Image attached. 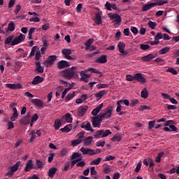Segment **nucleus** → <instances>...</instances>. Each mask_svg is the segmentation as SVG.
<instances>
[{
	"mask_svg": "<svg viewBox=\"0 0 179 179\" xmlns=\"http://www.w3.org/2000/svg\"><path fill=\"white\" fill-rule=\"evenodd\" d=\"M96 87L97 89H106L108 87V84H98Z\"/></svg>",
	"mask_w": 179,
	"mask_h": 179,
	"instance_id": "nucleus-56",
	"label": "nucleus"
},
{
	"mask_svg": "<svg viewBox=\"0 0 179 179\" xmlns=\"http://www.w3.org/2000/svg\"><path fill=\"white\" fill-rule=\"evenodd\" d=\"M19 117V113H13V115L10 117V120L13 122H15L17 120Z\"/></svg>",
	"mask_w": 179,
	"mask_h": 179,
	"instance_id": "nucleus-48",
	"label": "nucleus"
},
{
	"mask_svg": "<svg viewBox=\"0 0 179 179\" xmlns=\"http://www.w3.org/2000/svg\"><path fill=\"white\" fill-rule=\"evenodd\" d=\"M43 81L44 78L43 77H41L40 76H36V77H34L31 83L32 85H38L40 83H43Z\"/></svg>",
	"mask_w": 179,
	"mask_h": 179,
	"instance_id": "nucleus-21",
	"label": "nucleus"
},
{
	"mask_svg": "<svg viewBox=\"0 0 179 179\" xmlns=\"http://www.w3.org/2000/svg\"><path fill=\"white\" fill-rule=\"evenodd\" d=\"M155 124H156L155 120L150 121L148 123V129H152L155 127Z\"/></svg>",
	"mask_w": 179,
	"mask_h": 179,
	"instance_id": "nucleus-58",
	"label": "nucleus"
},
{
	"mask_svg": "<svg viewBox=\"0 0 179 179\" xmlns=\"http://www.w3.org/2000/svg\"><path fill=\"white\" fill-rule=\"evenodd\" d=\"M15 23H13V22H11L8 24V30L9 31H15Z\"/></svg>",
	"mask_w": 179,
	"mask_h": 179,
	"instance_id": "nucleus-46",
	"label": "nucleus"
},
{
	"mask_svg": "<svg viewBox=\"0 0 179 179\" xmlns=\"http://www.w3.org/2000/svg\"><path fill=\"white\" fill-rule=\"evenodd\" d=\"M76 66H72L71 69H66L62 71V76L64 78H66L67 79H72V78H78L79 75L78 71H76Z\"/></svg>",
	"mask_w": 179,
	"mask_h": 179,
	"instance_id": "nucleus-2",
	"label": "nucleus"
},
{
	"mask_svg": "<svg viewBox=\"0 0 179 179\" xmlns=\"http://www.w3.org/2000/svg\"><path fill=\"white\" fill-rule=\"evenodd\" d=\"M29 136H31L30 139L29 140V142H33L34 141V139H36V132L34 131H31L29 134Z\"/></svg>",
	"mask_w": 179,
	"mask_h": 179,
	"instance_id": "nucleus-53",
	"label": "nucleus"
},
{
	"mask_svg": "<svg viewBox=\"0 0 179 179\" xmlns=\"http://www.w3.org/2000/svg\"><path fill=\"white\" fill-rule=\"evenodd\" d=\"M145 110H152V108L150 106H141L138 111H145Z\"/></svg>",
	"mask_w": 179,
	"mask_h": 179,
	"instance_id": "nucleus-51",
	"label": "nucleus"
},
{
	"mask_svg": "<svg viewBox=\"0 0 179 179\" xmlns=\"http://www.w3.org/2000/svg\"><path fill=\"white\" fill-rule=\"evenodd\" d=\"M96 64H106L107 62V55H101L96 60Z\"/></svg>",
	"mask_w": 179,
	"mask_h": 179,
	"instance_id": "nucleus-27",
	"label": "nucleus"
},
{
	"mask_svg": "<svg viewBox=\"0 0 179 179\" xmlns=\"http://www.w3.org/2000/svg\"><path fill=\"white\" fill-rule=\"evenodd\" d=\"M35 71H36L39 73H43L44 72V67L41 66V63H40V62L36 63Z\"/></svg>",
	"mask_w": 179,
	"mask_h": 179,
	"instance_id": "nucleus-28",
	"label": "nucleus"
},
{
	"mask_svg": "<svg viewBox=\"0 0 179 179\" xmlns=\"http://www.w3.org/2000/svg\"><path fill=\"white\" fill-rule=\"evenodd\" d=\"M31 103H33V104H34L36 107H38L39 108L44 107V103L41 99H32Z\"/></svg>",
	"mask_w": 179,
	"mask_h": 179,
	"instance_id": "nucleus-17",
	"label": "nucleus"
},
{
	"mask_svg": "<svg viewBox=\"0 0 179 179\" xmlns=\"http://www.w3.org/2000/svg\"><path fill=\"white\" fill-rule=\"evenodd\" d=\"M103 103L99 104L98 106L96 107V108H94L91 114L92 115H94V117H97V115L99 114V113H100V111L101 110V108H103Z\"/></svg>",
	"mask_w": 179,
	"mask_h": 179,
	"instance_id": "nucleus-19",
	"label": "nucleus"
},
{
	"mask_svg": "<svg viewBox=\"0 0 179 179\" xmlns=\"http://www.w3.org/2000/svg\"><path fill=\"white\" fill-rule=\"evenodd\" d=\"M73 97H75V92H73V93H69L66 96V100L69 101V100H72Z\"/></svg>",
	"mask_w": 179,
	"mask_h": 179,
	"instance_id": "nucleus-43",
	"label": "nucleus"
},
{
	"mask_svg": "<svg viewBox=\"0 0 179 179\" xmlns=\"http://www.w3.org/2000/svg\"><path fill=\"white\" fill-rule=\"evenodd\" d=\"M113 132L110 129H101L96 131V134L94 135L95 139H99V138H106L108 135H111Z\"/></svg>",
	"mask_w": 179,
	"mask_h": 179,
	"instance_id": "nucleus-3",
	"label": "nucleus"
},
{
	"mask_svg": "<svg viewBox=\"0 0 179 179\" xmlns=\"http://www.w3.org/2000/svg\"><path fill=\"white\" fill-rule=\"evenodd\" d=\"M24 38H26V36L23 34H20V36L15 37L13 40L10 45H17V44H20V43H22V41H24Z\"/></svg>",
	"mask_w": 179,
	"mask_h": 179,
	"instance_id": "nucleus-5",
	"label": "nucleus"
},
{
	"mask_svg": "<svg viewBox=\"0 0 179 179\" xmlns=\"http://www.w3.org/2000/svg\"><path fill=\"white\" fill-rule=\"evenodd\" d=\"M111 115H113V108L108 107L106 113H102L92 118V127L94 128H100L101 127V121L104 118H106V120L111 118Z\"/></svg>",
	"mask_w": 179,
	"mask_h": 179,
	"instance_id": "nucleus-1",
	"label": "nucleus"
},
{
	"mask_svg": "<svg viewBox=\"0 0 179 179\" xmlns=\"http://www.w3.org/2000/svg\"><path fill=\"white\" fill-rule=\"evenodd\" d=\"M68 66H69V63L65 60L59 61L57 63V68L59 69H64L65 68H68Z\"/></svg>",
	"mask_w": 179,
	"mask_h": 179,
	"instance_id": "nucleus-15",
	"label": "nucleus"
},
{
	"mask_svg": "<svg viewBox=\"0 0 179 179\" xmlns=\"http://www.w3.org/2000/svg\"><path fill=\"white\" fill-rule=\"evenodd\" d=\"M117 47L120 52H121L122 55H128V52L124 50L125 48V43H124V42H119Z\"/></svg>",
	"mask_w": 179,
	"mask_h": 179,
	"instance_id": "nucleus-14",
	"label": "nucleus"
},
{
	"mask_svg": "<svg viewBox=\"0 0 179 179\" xmlns=\"http://www.w3.org/2000/svg\"><path fill=\"white\" fill-rule=\"evenodd\" d=\"M162 38H163V34H162V32H158L155 36V40L159 41V40H162Z\"/></svg>",
	"mask_w": 179,
	"mask_h": 179,
	"instance_id": "nucleus-60",
	"label": "nucleus"
},
{
	"mask_svg": "<svg viewBox=\"0 0 179 179\" xmlns=\"http://www.w3.org/2000/svg\"><path fill=\"white\" fill-rule=\"evenodd\" d=\"M71 129H72V124H67L64 128H62L60 131H62V132H66V134H68V132H71Z\"/></svg>",
	"mask_w": 179,
	"mask_h": 179,
	"instance_id": "nucleus-31",
	"label": "nucleus"
},
{
	"mask_svg": "<svg viewBox=\"0 0 179 179\" xmlns=\"http://www.w3.org/2000/svg\"><path fill=\"white\" fill-rule=\"evenodd\" d=\"M57 61V55H50L48 57L47 60L45 62V64L48 65H52Z\"/></svg>",
	"mask_w": 179,
	"mask_h": 179,
	"instance_id": "nucleus-20",
	"label": "nucleus"
},
{
	"mask_svg": "<svg viewBox=\"0 0 179 179\" xmlns=\"http://www.w3.org/2000/svg\"><path fill=\"white\" fill-rule=\"evenodd\" d=\"M90 173L91 176H96V174H97V171L96 170V168L94 166H92L90 168Z\"/></svg>",
	"mask_w": 179,
	"mask_h": 179,
	"instance_id": "nucleus-59",
	"label": "nucleus"
},
{
	"mask_svg": "<svg viewBox=\"0 0 179 179\" xmlns=\"http://www.w3.org/2000/svg\"><path fill=\"white\" fill-rule=\"evenodd\" d=\"M81 142H82V139L78 138L76 140H73L71 143L73 146H78V145H79Z\"/></svg>",
	"mask_w": 179,
	"mask_h": 179,
	"instance_id": "nucleus-50",
	"label": "nucleus"
},
{
	"mask_svg": "<svg viewBox=\"0 0 179 179\" xmlns=\"http://www.w3.org/2000/svg\"><path fill=\"white\" fill-rule=\"evenodd\" d=\"M136 80L137 82H139L140 83H142L143 85L146 83V78L143 77L142 73H138L135 74Z\"/></svg>",
	"mask_w": 179,
	"mask_h": 179,
	"instance_id": "nucleus-11",
	"label": "nucleus"
},
{
	"mask_svg": "<svg viewBox=\"0 0 179 179\" xmlns=\"http://www.w3.org/2000/svg\"><path fill=\"white\" fill-rule=\"evenodd\" d=\"M80 127L85 129V131H90V132H94V129L92 128V124L89 122L82 123Z\"/></svg>",
	"mask_w": 179,
	"mask_h": 179,
	"instance_id": "nucleus-9",
	"label": "nucleus"
},
{
	"mask_svg": "<svg viewBox=\"0 0 179 179\" xmlns=\"http://www.w3.org/2000/svg\"><path fill=\"white\" fill-rule=\"evenodd\" d=\"M92 142H93V137L92 136H88L87 137L84 141H83V145L84 146H90V145H92Z\"/></svg>",
	"mask_w": 179,
	"mask_h": 179,
	"instance_id": "nucleus-26",
	"label": "nucleus"
},
{
	"mask_svg": "<svg viewBox=\"0 0 179 179\" xmlns=\"http://www.w3.org/2000/svg\"><path fill=\"white\" fill-rule=\"evenodd\" d=\"M154 58H156V55L153 54H148L141 58L142 61H144L145 62H150V61H152Z\"/></svg>",
	"mask_w": 179,
	"mask_h": 179,
	"instance_id": "nucleus-22",
	"label": "nucleus"
},
{
	"mask_svg": "<svg viewBox=\"0 0 179 179\" xmlns=\"http://www.w3.org/2000/svg\"><path fill=\"white\" fill-rule=\"evenodd\" d=\"M78 157H80V155L78 152H73L71 157V160H75V159H78Z\"/></svg>",
	"mask_w": 179,
	"mask_h": 179,
	"instance_id": "nucleus-54",
	"label": "nucleus"
},
{
	"mask_svg": "<svg viewBox=\"0 0 179 179\" xmlns=\"http://www.w3.org/2000/svg\"><path fill=\"white\" fill-rule=\"evenodd\" d=\"M148 26L150 27V29L155 30V29H156V26H157V24L153 21H149Z\"/></svg>",
	"mask_w": 179,
	"mask_h": 179,
	"instance_id": "nucleus-45",
	"label": "nucleus"
},
{
	"mask_svg": "<svg viewBox=\"0 0 179 179\" xmlns=\"http://www.w3.org/2000/svg\"><path fill=\"white\" fill-rule=\"evenodd\" d=\"M96 145L98 148H100V146H101V148H103V146L106 145V141H98L96 142Z\"/></svg>",
	"mask_w": 179,
	"mask_h": 179,
	"instance_id": "nucleus-62",
	"label": "nucleus"
},
{
	"mask_svg": "<svg viewBox=\"0 0 179 179\" xmlns=\"http://www.w3.org/2000/svg\"><path fill=\"white\" fill-rule=\"evenodd\" d=\"M6 87L11 90H16L17 89H22V85L20 83L17 84H6Z\"/></svg>",
	"mask_w": 179,
	"mask_h": 179,
	"instance_id": "nucleus-18",
	"label": "nucleus"
},
{
	"mask_svg": "<svg viewBox=\"0 0 179 179\" xmlns=\"http://www.w3.org/2000/svg\"><path fill=\"white\" fill-rule=\"evenodd\" d=\"M62 53L63 55H71L72 54V50L71 49H64L62 50Z\"/></svg>",
	"mask_w": 179,
	"mask_h": 179,
	"instance_id": "nucleus-42",
	"label": "nucleus"
},
{
	"mask_svg": "<svg viewBox=\"0 0 179 179\" xmlns=\"http://www.w3.org/2000/svg\"><path fill=\"white\" fill-rule=\"evenodd\" d=\"M164 155V152H161L158 154L157 157L155 158L156 163H160V162H162V157H163Z\"/></svg>",
	"mask_w": 179,
	"mask_h": 179,
	"instance_id": "nucleus-40",
	"label": "nucleus"
},
{
	"mask_svg": "<svg viewBox=\"0 0 179 179\" xmlns=\"http://www.w3.org/2000/svg\"><path fill=\"white\" fill-rule=\"evenodd\" d=\"M30 118H31V115L30 112H29L26 116L23 117L20 120V122H21V124H24V125H29V124H30Z\"/></svg>",
	"mask_w": 179,
	"mask_h": 179,
	"instance_id": "nucleus-8",
	"label": "nucleus"
},
{
	"mask_svg": "<svg viewBox=\"0 0 179 179\" xmlns=\"http://www.w3.org/2000/svg\"><path fill=\"white\" fill-rule=\"evenodd\" d=\"M101 162V158L99 157L98 159H94L90 162L91 166H99Z\"/></svg>",
	"mask_w": 179,
	"mask_h": 179,
	"instance_id": "nucleus-39",
	"label": "nucleus"
},
{
	"mask_svg": "<svg viewBox=\"0 0 179 179\" xmlns=\"http://www.w3.org/2000/svg\"><path fill=\"white\" fill-rule=\"evenodd\" d=\"M95 22L96 23V24H101V15H100V13H96L95 14Z\"/></svg>",
	"mask_w": 179,
	"mask_h": 179,
	"instance_id": "nucleus-37",
	"label": "nucleus"
},
{
	"mask_svg": "<svg viewBox=\"0 0 179 179\" xmlns=\"http://www.w3.org/2000/svg\"><path fill=\"white\" fill-rule=\"evenodd\" d=\"M104 94H107V91H106L105 90H103L99 91L98 93H96L95 96L96 99H98V100H100V99H101V97H103Z\"/></svg>",
	"mask_w": 179,
	"mask_h": 179,
	"instance_id": "nucleus-30",
	"label": "nucleus"
},
{
	"mask_svg": "<svg viewBox=\"0 0 179 179\" xmlns=\"http://www.w3.org/2000/svg\"><path fill=\"white\" fill-rule=\"evenodd\" d=\"M127 80H128L129 82H132L134 80H136L135 74H134V76L127 75Z\"/></svg>",
	"mask_w": 179,
	"mask_h": 179,
	"instance_id": "nucleus-55",
	"label": "nucleus"
},
{
	"mask_svg": "<svg viewBox=\"0 0 179 179\" xmlns=\"http://www.w3.org/2000/svg\"><path fill=\"white\" fill-rule=\"evenodd\" d=\"M36 169H43V166H44V164H43V162H41V160L40 159H37L36 160Z\"/></svg>",
	"mask_w": 179,
	"mask_h": 179,
	"instance_id": "nucleus-44",
	"label": "nucleus"
},
{
	"mask_svg": "<svg viewBox=\"0 0 179 179\" xmlns=\"http://www.w3.org/2000/svg\"><path fill=\"white\" fill-rule=\"evenodd\" d=\"M155 6H157V3H150L149 4H145L142 7V12H148V10H150Z\"/></svg>",
	"mask_w": 179,
	"mask_h": 179,
	"instance_id": "nucleus-10",
	"label": "nucleus"
},
{
	"mask_svg": "<svg viewBox=\"0 0 179 179\" xmlns=\"http://www.w3.org/2000/svg\"><path fill=\"white\" fill-rule=\"evenodd\" d=\"M62 120H64V118H65L66 122H72V120H73L72 118V115H71L70 113H66L64 116H62Z\"/></svg>",
	"mask_w": 179,
	"mask_h": 179,
	"instance_id": "nucleus-33",
	"label": "nucleus"
},
{
	"mask_svg": "<svg viewBox=\"0 0 179 179\" xmlns=\"http://www.w3.org/2000/svg\"><path fill=\"white\" fill-rule=\"evenodd\" d=\"M69 167H71V162H67L62 167V171H68L69 170Z\"/></svg>",
	"mask_w": 179,
	"mask_h": 179,
	"instance_id": "nucleus-49",
	"label": "nucleus"
},
{
	"mask_svg": "<svg viewBox=\"0 0 179 179\" xmlns=\"http://www.w3.org/2000/svg\"><path fill=\"white\" fill-rule=\"evenodd\" d=\"M136 104H139V100L134 99L131 101L130 106H131V107H135V106H136Z\"/></svg>",
	"mask_w": 179,
	"mask_h": 179,
	"instance_id": "nucleus-61",
	"label": "nucleus"
},
{
	"mask_svg": "<svg viewBox=\"0 0 179 179\" xmlns=\"http://www.w3.org/2000/svg\"><path fill=\"white\" fill-rule=\"evenodd\" d=\"M121 102H122V101H118L117 102V108H116V111L117 113H119V115H124V114H125V112L122 111L121 112V110H122V106H121Z\"/></svg>",
	"mask_w": 179,
	"mask_h": 179,
	"instance_id": "nucleus-24",
	"label": "nucleus"
},
{
	"mask_svg": "<svg viewBox=\"0 0 179 179\" xmlns=\"http://www.w3.org/2000/svg\"><path fill=\"white\" fill-rule=\"evenodd\" d=\"M171 50L170 47H165L163 48L162 49H161L159 52V54H161L162 55H164V54H167V52H169Z\"/></svg>",
	"mask_w": 179,
	"mask_h": 179,
	"instance_id": "nucleus-38",
	"label": "nucleus"
},
{
	"mask_svg": "<svg viewBox=\"0 0 179 179\" xmlns=\"http://www.w3.org/2000/svg\"><path fill=\"white\" fill-rule=\"evenodd\" d=\"M94 41V39L93 38H90L88 39L85 43V45H87V47H90L92 44L93 42Z\"/></svg>",
	"mask_w": 179,
	"mask_h": 179,
	"instance_id": "nucleus-52",
	"label": "nucleus"
},
{
	"mask_svg": "<svg viewBox=\"0 0 179 179\" xmlns=\"http://www.w3.org/2000/svg\"><path fill=\"white\" fill-rule=\"evenodd\" d=\"M167 3H168L167 1L159 0L156 3H157V6H162V5H164Z\"/></svg>",
	"mask_w": 179,
	"mask_h": 179,
	"instance_id": "nucleus-64",
	"label": "nucleus"
},
{
	"mask_svg": "<svg viewBox=\"0 0 179 179\" xmlns=\"http://www.w3.org/2000/svg\"><path fill=\"white\" fill-rule=\"evenodd\" d=\"M19 166H20V162H17L15 164L10 168V171H8L6 173V176H7L8 177H12L15 171H17V170H19Z\"/></svg>",
	"mask_w": 179,
	"mask_h": 179,
	"instance_id": "nucleus-4",
	"label": "nucleus"
},
{
	"mask_svg": "<svg viewBox=\"0 0 179 179\" xmlns=\"http://www.w3.org/2000/svg\"><path fill=\"white\" fill-rule=\"evenodd\" d=\"M109 17L112 20H115V24H121V22H122V18L117 13L109 14Z\"/></svg>",
	"mask_w": 179,
	"mask_h": 179,
	"instance_id": "nucleus-6",
	"label": "nucleus"
},
{
	"mask_svg": "<svg viewBox=\"0 0 179 179\" xmlns=\"http://www.w3.org/2000/svg\"><path fill=\"white\" fill-rule=\"evenodd\" d=\"M122 139V137L120 136V134H115L112 138L111 141L113 142H121V140Z\"/></svg>",
	"mask_w": 179,
	"mask_h": 179,
	"instance_id": "nucleus-34",
	"label": "nucleus"
},
{
	"mask_svg": "<svg viewBox=\"0 0 179 179\" xmlns=\"http://www.w3.org/2000/svg\"><path fill=\"white\" fill-rule=\"evenodd\" d=\"M105 8H106L107 10H111V8L112 9H113V10H117V4H114V3L111 4L108 1L106 3Z\"/></svg>",
	"mask_w": 179,
	"mask_h": 179,
	"instance_id": "nucleus-23",
	"label": "nucleus"
},
{
	"mask_svg": "<svg viewBox=\"0 0 179 179\" xmlns=\"http://www.w3.org/2000/svg\"><path fill=\"white\" fill-rule=\"evenodd\" d=\"M166 72H170L172 75H178V71L173 67H169L167 69Z\"/></svg>",
	"mask_w": 179,
	"mask_h": 179,
	"instance_id": "nucleus-41",
	"label": "nucleus"
},
{
	"mask_svg": "<svg viewBox=\"0 0 179 179\" xmlns=\"http://www.w3.org/2000/svg\"><path fill=\"white\" fill-rule=\"evenodd\" d=\"M141 50H143V51H146V50H149L150 48V46L148 44H141L140 45Z\"/></svg>",
	"mask_w": 179,
	"mask_h": 179,
	"instance_id": "nucleus-47",
	"label": "nucleus"
},
{
	"mask_svg": "<svg viewBox=\"0 0 179 179\" xmlns=\"http://www.w3.org/2000/svg\"><path fill=\"white\" fill-rule=\"evenodd\" d=\"M149 96V92H148V90L145 87L141 91V97L143 99H148Z\"/></svg>",
	"mask_w": 179,
	"mask_h": 179,
	"instance_id": "nucleus-35",
	"label": "nucleus"
},
{
	"mask_svg": "<svg viewBox=\"0 0 179 179\" xmlns=\"http://www.w3.org/2000/svg\"><path fill=\"white\" fill-rule=\"evenodd\" d=\"M33 169H37V168H36V166H33V161L31 159H29L26 163L24 171L28 172V171H30V170H33Z\"/></svg>",
	"mask_w": 179,
	"mask_h": 179,
	"instance_id": "nucleus-12",
	"label": "nucleus"
},
{
	"mask_svg": "<svg viewBox=\"0 0 179 179\" xmlns=\"http://www.w3.org/2000/svg\"><path fill=\"white\" fill-rule=\"evenodd\" d=\"M58 169L55 168V167H52L49 169L48 171V176L50 178H54V176H55V173H57Z\"/></svg>",
	"mask_w": 179,
	"mask_h": 179,
	"instance_id": "nucleus-25",
	"label": "nucleus"
},
{
	"mask_svg": "<svg viewBox=\"0 0 179 179\" xmlns=\"http://www.w3.org/2000/svg\"><path fill=\"white\" fill-rule=\"evenodd\" d=\"M80 152L83 153V155H88L89 156H93L94 155V150H92L91 148H86L85 147H82L80 149Z\"/></svg>",
	"mask_w": 179,
	"mask_h": 179,
	"instance_id": "nucleus-7",
	"label": "nucleus"
},
{
	"mask_svg": "<svg viewBox=\"0 0 179 179\" xmlns=\"http://www.w3.org/2000/svg\"><path fill=\"white\" fill-rule=\"evenodd\" d=\"M87 71L91 72L92 73H97V75H100V76H103V73H101L100 71L94 68H88Z\"/></svg>",
	"mask_w": 179,
	"mask_h": 179,
	"instance_id": "nucleus-29",
	"label": "nucleus"
},
{
	"mask_svg": "<svg viewBox=\"0 0 179 179\" xmlns=\"http://www.w3.org/2000/svg\"><path fill=\"white\" fill-rule=\"evenodd\" d=\"M80 75L81 76L80 80L85 82V83H89V78H90V75L84 73L83 71L80 73Z\"/></svg>",
	"mask_w": 179,
	"mask_h": 179,
	"instance_id": "nucleus-16",
	"label": "nucleus"
},
{
	"mask_svg": "<svg viewBox=\"0 0 179 179\" xmlns=\"http://www.w3.org/2000/svg\"><path fill=\"white\" fill-rule=\"evenodd\" d=\"M131 31L132 32L133 34L136 35L138 34L139 31H138V28H136V27H131Z\"/></svg>",
	"mask_w": 179,
	"mask_h": 179,
	"instance_id": "nucleus-63",
	"label": "nucleus"
},
{
	"mask_svg": "<svg viewBox=\"0 0 179 179\" xmlns=\"http://www.w3.org/2000/svg\"><path fill=\"white\" fill-rule=\"evenodd\" d=\"M62 126V123L61 122L60 120H56L55 121V129H56V131H58V129H59V128H61V127Z\"/></svg>",
	"mask_w": 179,
	"mask_h": 179,
	"instance_id": "nucleus-36",
	"label": "nucleus"
},
{
	"mask_svg": "<svg viewBox=\"0 0 179 179\" xmlns=\"http://www.w3.org/2000/svg\"><path fill=\"white\" fill-rule=\"evenodd\" d=\"M12 43H13V35H10L4 41V44L6 45H9V44L10 45Z\"/></svg>",
	"mask_w": 179,
	"mask_h": 179,
	"instance_id": "nucleus-32",
	"label": "nucleus"
},
{
	"mask_svg": "<svg viewBox=\"0 0 179 179\" xmlns=\"http://www.w3.org/2000/svg\"><path fill=\"white\" fill-rule=\"evenodd\" d=\"M88 109L89 106H83L80 107V108L78 109V115L79 117H83V115H85L86 111H87Z\"/></svg>",
	"mask_w": 179,
	"mask_h": 179,
	"instance_id": "nucleus-13",
	"label": "nucleus"
},
{
	"mask_svg": "<svg viewBox=\"0 0 179 179\" xmlns=\"http://www.w3.org/2000/svg\"><path fill=\"white\" fill-rule=\"evenodd\" d=\"M142 167V163L139 162L137 164L136 169H134L136 173H139L141 171V169Z\"/></svg>",
	"mask_w": 179,
	"mask_h": 179,
	"instance_id": "nucleus-57",
	"label": "nucleus"
}]
</instances>
